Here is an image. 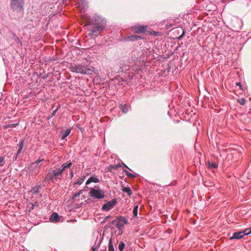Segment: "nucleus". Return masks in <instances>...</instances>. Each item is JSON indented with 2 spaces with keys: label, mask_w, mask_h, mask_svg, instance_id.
<instances>
[{
  "label": "nucleus",
  "mask_w": 251,
  "mask_h": 251,
  "mask_svg": "<svg viewBox=\"0 0 251 251\" xmlns=\"http://www.w3.org/2000/svg\"><path fill=\"white\" fill-rule=\"evenodd\" d=\"M25 0H10L11 10L16 13H20L24 10Z\"/></svg>",
  "instance_id": "obj_3"
},
{
  "label": "nucleus",
  "mask_w": 251,
  "mask_h": 251,
  "mask_svg": "<svg viewBox=\"0 0 251 251\" xmlns=\"http://www.w3.org/2000/svg\"><path fill=\"white\" fill-rule=\"evenodd\" d=\"M122 191L126 193L129 196H130L132 194V190L129 187H123Z\"/></svg>",
  "instance_id": "obj_19"
},
{
  "label": "nucleus",
  "mask_w": 251,
  "mask_h": 251,
  "mask_svg": "<svg viewBox=\"0 0 251 251\" xmlns=\"http://www.w3.org/2000/svg\"><path fill=\"white\" fill-rule=\"evenodd\" d=\"M116 227L118 228L119 230H121L123 229L124 227V225L123 223H121V221H118Z\"/></svg>",
  "instance_id": "obj_28"
},
{
  "label": "nucleus",
  "mask_w": 251,
  "mask_h": 251,
  "mask_svg": "<svg viewBox=\"0 0 251 251\" xmlns=\"http://www.w3.org/2000/svg\"><path fill=\"white\" fill-rule=\"evenodd\" d=\"M138 206L136 205L134 206L133 210V213L134 217H136L138 214Z\"/></svg>",
  "instance_id": "obj_34"
},
{
  "label": "nucleus",
  "mask_w": 251,
  "mask_h": 251,
  "mask_svg": "<svg viewBox=\"0 0 251 251\" xmlns=\"http://www.w3.org/2000/svg\"><path fill=\"white\" fill-rule=\"evenodd\" d=\"M91 251H94V246L91 247Z\"/></svg>",
  "instance_id": "obj_49"
},
{
  "label": "nucleus",
  "mask_w": 251,
  "mask_h": 251,
  "mask_svg": "<svg viewBox=\"0 0 251 251\" xmlns=\"http://www.w3.org/2000/svg\"><path fill=\"white\" fill-rule=\"evenodd\" d=\"M118 221H119V220H118V219H117L113 220L112 221V222H111V224H112V225H115V226H117V223H118Z\"/></svg>",
  "instance_id": "obj_38"
},
{
  "label": "nucleus",
  "mask_w": 251,
  "mask_h": 251,
  "mask_svg": "<svg viewBox=\"0 0 251 251\" xmlns=\"http://www.w3.org/2000/svg\"><path fill=\"white\" fill-rule=\"evenodd\" d=\"M125 246L126 245L123 241L120 242L118 246L120 251H123L125 248Z\"/></svg>",
  "instance_id": "obj_27"
},
{
  "label": "nucleus",
  "mask_w": 251,
  "mask_h": 251,
  "mask_svg": "<svg viewBox=\"0 0 251 251\" xmlns=\"http://www.w3.org/2000/svg\"><path fill=\"white\" fill-rule=\"evenodd\" d=\"M82 1V3H84L85 0H80Z\"/></svg>",
  "instance_id": "obj_50"
},
{
  "label": "nucleus",
  "mask_w": 251,
  "mask_h": 251,
  "mask_svg": "<svg viewBox=\"0 0 251 251\" xmlns=\"http://www.w3.org/2000/svg\"><path fill=\"white\" fill-rule=\"evenodd\" d=\"M148 26L142 25L139 24H136L131 27V30L136 33H145L147 31Z\"/></svg>",
  "instance_id": "obj_5"
},
{
  "label": "nucleus",
  "mask_w": 251,
  "mask_h": 251,
  "mask_svg": "<svg viewBox=\"0 0 251 251\" xmlns=\"http://www.w3.org/2000/svg\"><path fill=\"white\" fill-rule=\"evenodd\" d=\"M70 70L71 72L77 74H87V69L82 65L78 64H71L70 67Z\"/></svg>",
  "instance_id": "obj_4"
},
{
  "label": "nucleus",
  "mask_w": 251,
  "mask_h": 251,
  "mask_svg": "<svg viewBox=\"0 0 251 251\" xmlns=\"http://www.w3.org/2000/svg\"><path fill=\"white\" fill-rule=\"evenodd\" d=\"M94 33V29H92L91 32L89 33V35L90 36V37H93V33Z\"/></svg>",
  "instance_id": "obj_41"
},
{
  "label": "nucleus",
  "mask_w": 251,
  "mask_h": 251,
  "mask_svg": "<svg viewBox=\"0 0 251 251\" xmlns=\"http://www.w3.org/2000/svg\"><path fill=\"white\" fill-rule=\"evenodd\" d=\"M84 198L91 197L94 199V188H91L90 191L88 193V194L86 195L84 194L83 195Z\"/></svg>",
  "instance_id": "obj_18"
},
{
  "label": "nucleus",
  "mask_w": 251,
  "mask_h": 251,
  "mask_svg": "<svg viewBox=\"0 0 251 251\" xmlns=\"http://www.w3.org/2000/svg\"><path fill=\"white\" fill-rule=\"evenodd\" d=\"M185 34V30H183L182 34L179 37H177V39L179 40H180L183 37Z\"/></svg>",
  "instance_id": "obj_35"
},
{
  "label": "nucleus",
  "mask_w": 251,
  "mask_h": 251,
  "mask_svg": "<svg viewBox=\"0 0 251 251\" xmlns=\"http://www.w3.org/2000/svg\"><path fill=\"white\" fill-rule=\"evenodd\" d=\"M122 166H124L125 168L129 169L130 171H132V170L129 169L126 164H125L123 162H122V164L121 165Z\"/></svg>",
  "instance_id": "obj_40"
},
{
  "label": "nucleus",
  "mask_w": 251,
  "mask_h": 251,
  "mask_svg": "<svg viewBox=\"0 0 251 251\" xmlns=\"http://www.w3.org/2000/svg\"><path fill=\"white\" fill-rule=\"evenodd\" d=\"M117 199H113L111 201L104 204L102 206L101 209L104 211H108L113 208L114 206L117 204Z\"/></svg>",
  "instance_id": "obj_6"
},
{
  "label": "nucleus",
  "mask_w": 251,
  "mask_h": 251,
  "mask_svg": "<svg viewBox=\"0 0 251 251\" xmlns=\"http://www.w3.org/2000/svg\"><path fill=\"white\" fill-rule=\"evenodd\" d=\"M44 160V159H41L40 158H39L37 161H35L34 162H33L31 164V166L33 168H36L40 162L43 161Z\"/></svg>",
  "instance_id": "obj_22"
},
{
  "label": "nucleus",
  "mask_w": 251,
  "mask_h": 251,
  "mask_svg": "<svg viewBox=\"0 0 251 251\" xmlns=\"http://www.w3.org/2000/svg\"><path fill=\"white\" fill-rule=\"evenodd\" d=\"M119 107L124 113H126L128 111V107L126 104H119Z\"/></svg>",
  "instance_id": "obj_15"
},
{
  "label": "nucleus",
  "mask_w": 251,
  "mask_h": 251,
  "mask_svg": "<svg viewBox=\"0 0 251 251\" xmlns=\"http://www.w3.org/2000/svg\"><path fill=\"white\" fill-rule=\"evenodd\" d=\"M98 74H99V72H95V80L97 78V81L98 83H100L104 79L106 78V76L104 74H103V75L101 74V75Z\"/></svg>",
  "instance_id": "obj_12"
},
{
  "label": "nucleus",
  "mask_w": 251,
  "mask_h": 251,
  "mask_svg": "<svg viewBox=\"0 0 251 251\" xmlns=\"http://www.w3.org/2000/svg\"><path fill=\"white\" fill-rule=\"evenodd\" d=\"M237 101L241 105H244L246 103V100L244 98H240V99H238Z\"/></svg>",
  "instance_id": "obj_31"
},
{
  "label": "nucleus",
  "mask_w": 251,
  "mask_h": 251,
  "mask_svg": "<svg viewBox=\"0 0 251 251\" xmlns=\"http://www.w3.org/2000/svg\"><path fill=\"white\" fill-rule=\"evenodd\" d=\"M72 163L71 162L67 163L65 164H63L61 167L59 168L61 173L63 174L64 171H65L67 169L70 168L72 166Z\"/></svg>",
  "instance_id": "obj_14"
},
{
  "label": "nucleus",
  "mask_w": 251,
  "mask_h": 251,
  "mask_svg": "<svg viewBox=\"0 0 251 251\" xmlns=\"http://www.w3.org/2000/svg\"><path fill=\"white\" fill-rule=\"evenodd\" d=\"M143 39L141 36L137 35H131L127 36L126 37H125L124 38L125 41H137L140 39Z\"/></svg>",
  "instance_id": "obj_7"
},
{
  "label": "nucleus",
  "mask_w": 251,
  "mask_h": 251,
  "mask_svg": "<svg viewBox=\"0 0 251 251\" xmlns=\"http://www.w3.org/2000/svg\"><path fill=\"white\" fill-rule=\"evenodd\" d=\"M110 216H106L103 218V220L100 221L101 224H103L105 222V221L110 217Z\"/></svg>",
  "instance_id": "obj_37"
},
{
  "label": "nucleus",
  "mask_w": 251,
  "mask_h": 251,
  "mask_svg": "<svg viewBox=\"0 0 251 251\" xmlns=\"http://www.w3.org/2000/svg\"><path fill=\"white\" fill-rule=\"evenodd\" d=\"M5 163V157L0 156V167H3Z\"/></svg>",
  "instance_id": "obj_30"
},
{
  "label": "nucleus",
  "mask_w": 251,
  "mask_h": 251,
  "mask_svg": "<svg viewBox=\"0 0 251 251\" xmlns=\"http://www.w3.org/2000/svg\"><path fill=\"white\" fill-rule=\"evenodd\" d=\"M30 204L31 205V207L30 208V210L33 209L35 206V205L32 203H30Z\"/></svg>",
  "instance_id": "obj_44"
},
{
  "label": "nucleus",
  "mask_w": 251,
  "mask_h": 251,
  "mask_svg": "<svg viewBox=\"0 0 251 251\" xmlns=\"http://www.w3.org/2000/svg\"><path fill=\"white\" fill-rule=\"evenodd\" d=\"M74 176V174H73V172L72 171H71V178H72Z\"/></svg>",
  "instance_id": "obj_46"
},
{
  "label": "nucleus",
  "mask_w": 251,
  "mask_h": 251,
  "mask_svg": "<svg viewBox=\"0 0 251 251\" xmlns=\"http://www.w3.org/2000/svg\"><path fill=\"white\" fill-rule=\"evenodd\" d=\"M71 131V128H67L66 130L64 131L62 133V136L61 137V139H65L67 136L69 135Z\"/></svg>",
  "instance_id": "obj_17"
},
{
  "label": "nucleus",
  "mask_w": 251,
  "mask_h": 251,
  "mask_svg": "<svg viewBox=\"0 0 251 251\" xmlns=\"http://www.w3.org/2000/svg\"><path fill=\"white\" fill-rule=\"evenodd\" d=\"M249 229V231H248V233H251V226L250 228H248Z\"/></svg>",
  "instance_id": "obj_48"
},
{
  "label": "nucleus",
  "mask_w": 251,
  "mask_h": 251,
  "mask_svg": "<svg viewBox=\"0 0 251 251\" xmlns=\"http://www.w3.org/2000/svg\"><path fill=\"white\" fill-rule=\"evenodd\" d=\"M95 188H97V185H95ZM98 188H99V187H98Z\"/></svg>",
  "instance_id": "obj_51"
},
{
  "label": "nucleus",
  "mask_w": 251,
  "mask_h": 251,
  "mask_svg": "<svg viewBox=\"0 0 251 251\" xmlns=\"http://www.w3.org/2000/svg\"><path fill=\"white\" fill-rule=\"evenodd\" d=\"M17 157H18V156H17V155H16V156H15V157L13 158V161H16V160H17Z\"/></svg>",
  "instance_id": "obj_45"
},
{
  "label": "nucleus",
  "mask_w": 251,
  "mask_h": 251,
  "mask_svg": "<svg viewBox=\"0 0 251 251\" xmlns=\"http://www.w3.org/2000/svg\"><path fill=\"white\" fill-rule=\"evenodd\" d=\"M207 165L208 166V168L210 169H216L218 167V164L216 163H210L209 161L208 162Z\"/></svg>",
  "instance_id": "obj_25"
},
{
  "label": "nucleus",
  "mask_w": 251,
  "mask_h": 251,
  "mask_svg": "<svg viewBox=\"0 0 251 251\" xmlns=\"http://www.w3.org/2000/svg\"><path fill=\"white\" fill-rule=\"evenodd\" d=\"M14 40L15 42L17 44H20L21 46H22V43L20 41L19 38L15 35V34H14Z\"/></svg>",
  "instance_id": "obj_32"
},
{
  "label": "nucleus",
  "mask_w": 251,
  "mask_h": 251,
  "mask_svg": "<svg viewBox=\"0 0 251 251\" xmlns=\"http://www.w3.org/2000/svg\"><path fill=\"white\" fill-rule=\"evenodd\" d=\"M108 251H114L112 238H110L108 242Z\"/></svg>",
  "instance_id": "obj_21"
},
{
  "label": "nucleus",
  "mask_w": 251,
  "mask_h": 251,
  "mask_svg": "<svg viewBox=\"0 0 251 251\" xmlns=\"http://www.w3.org/2000/svg\"><path fill=\"white\" fill-rule=\"evenodd\" d=\"M105 197L104 192L100 189H95V199H101Z\"/></svg>",
  "instance_id": "obj_8"
},
{
  "label": "nucleus",
  "mask_w": 251,
  "mask_h": 251,
  "mask_svg": "<svg viewBox=\"0 0 251 251\" xmlns=\"http://www.w3.org/2000/svg\"><path fill=\"white\" fill-rule=\"evenodd\" d=\"M18 125V124H10L8 126V127H15L16 126Z\"/></svg>",
  "instance_id": "obj_42"
},
{
  "label": "nucleus",
  "mask_w": 251,
  "mask_h": 251,
  "mask_svg": "<svg viewBox=\"0 0 251 251\" xmlns=\"http://www.w3.org/2000/svg\"><path fill=\"white\" fill-rule=\"evenodd\" d=\"M100 217H99V218H98V220H100Z\"/></svg>",
  "instance_id": "obj_52"
},
{
  "label": "nucleus",
  "mask_w": 251,
  "mask_h": 251,
  "mask_svg": "<svg viewBox=\"0 0 251 251\" xmlns=\"http://www.w3.org/2000/svg\"><path fill=\"white\" fill-rule=\"evenodd\" d=\"M60 106L59 105V107H58L56 109H55V110H54L52 111V113H51V115L49 116L47 118V120H50V119H51L53 116H54L55 115V114H56V112H57V110H58V109H59V108L60 107Z\"/></svg>",
  "instance_id": "obj_29"
},
{
  "label": "nucleus",
  "mask_w": 251,
  "mask_h": 251,
  "mask_svg": "<svg viewBox=\"0 0 251 251\" xmlns=\"http://www.w3.org/2000/svg\"><path fill=\"white\" fill-rule=\"evenodd\" d=\"M123 171H124V172H125L126 175L128 177H129V178H135V177H136V176H135L134 175H133V174H131V173H129V172L128 171H127V170H125V169H123Z\"/></svg>",
  "instance_id": "obj_26"
},
{
  "label": "nucleus",
  "mask_w": 251,
  "mask_h": 251,
  "mask_svg": "<svg viewBox=\"0 0 251 251\" xmlns=\"http://www.w3.org/2000/svg\"><path fill=\"white\" fill-rule=\"evenodd\" d=\"M24 144V140L23 139V140H20V141L19 142V143L18 144V146L19 147V150L17 153V156H18L21 153V152L23 149Z\"/></svg>",
  "instance_id": "obj_16"
},
{
  "label": "nucleus",
  "mask_w": 251,
  "mask_h": 251,
  "mask_svg": "<svg viewBox=\"0 0 251 251\" xmlns=\"http://www.w3.org/2000/svg\"><path fill=\"white\" fill-rule=\"evenodd\" d=\"M236 86H239V88H240V89H242V86L241 83H240V82H237V83H236Z\"/></svg>",
  "instance_id": "obj_43"
},
{
  "label": "nucleus",
  "mask_w": 251,
  "mask_h": 251,
  "mask_svg": "<svg viewBox=\"0 0 251 251\" xmlns=\"http://www.w3.org/2000/svg\"><path fill=\"white\" fill-rule=\"evenodd\" d=\"M41 188V185H36L32 188L33 194H35L39 192V189Z\"/></svg>",
  "instance_id": "obj_20"
},
{
  "label": "nucleus",
  "mask_w": 251,
  "mask_h": 251,
  "mask_svg": "<svg viewBox=\"0 0 251 251\" xmlns=\"http://www.w3.org/2000/svg\"><path fill=\"white\" fill-rule=\"evenodd\" d=\"M106 25V20L95 14V37L102 32Z\"/></svg>",
  "instance_id": "obj_1"
},
{
  "label": "nucleus",
  "mask_w": 251,
  "mask_h": 251,
  "mask_svg": "<svg viewBox=\"0 0 251 251\" xmlns=\"http://www.w3.org/2000/svg\"><path fill=\"white\" fill-rule=\"evenodd\" d=\"M60 220V218L59 216V215L56 213L54 212L53 213L50 218V221L51 222H58Z\"/></svg>",
  "instance_id": "obj_11"
},
{
  "label": "nucleus",
  "mask_w": 251,
  "mask_h": 251,
  "mask_svg": "<svg viewBox=\"0 0 251 251\" xmlns=\"http://www.w3.org/2000/svg\"><path fill=\"white\" fill-rule=\"evenodd\" d=\"M248 231H249V228H247L245 230H244L243 231H242L243 233H244V236L245 235H248L250 234V233H248Z\"/></svg>",
  "instance_id": "obj_36"
},
{
  "label": "nucleus",
  "mask_w": 251,
  "mask_h": 251,
  "mask_svg": "<svg viewBox=\"0 0 251 251\" xmlns=\"http://www.w3.org/2000/svg\"><path fill=\"white\" fill-rule=\"evenodd\" d=\"M99 181V178L95 177V183L98 182Z\"/></svg>",
  "instance_id": "obj_47"
},
{
  "label": "nucleus",
  "mask_w": 251,
  "mask_h": 251,
  "mask_svg": "<svg viewBox=\"0 0 251 251\" xmlns=\"http://www.w3.org/2000/svg\"><path fill=\"white\" fill-rule=\"evenodd\" d=\"M84 179H85V177H81L80 178H79L77 181H76V182H75L74 183V185L75 186H76V185H80V184H81L82 183V182L84 181Z\"/></svg>",
  "instance_id": "obj_24"
},
{
  "label": "nucleus",
  "mask_w": 251,
  "mask_h": 251,
  "mask_svg": "<svg viewBox=\"0 0 251 251\" xmlns=\"http://www.w3.org/2000/svg\"><path fill=\"white\" fill-rule=\"evenodd\" d=\"M62 176V173L59 168L55 170L50 169L47 174L45 180L49 182H54L59 178V176Z\"/></svg>",
  "instance_id": "obj_2"
},
{
  "label": "nucleus",
  "mask_w": 251,
  "mask_h": 251,
  "mask_svg": "<svg viewBox=\"0 0 251 251\" xmlns=\"http://www.w3.org/2000/svg\"><path fill=\"white\" fill-rule=\"evenodd\" d=\"M244 236V233L242 231L234 232L232 236L230 238V240L232 239H240Z\"/></svg>",
  "instance_id": "obj_9"
},
{
  "label": "nucleus",
  "mask_w": 251,
  "mask_h": 251,
  "mask_svg": "<svg viewBox=\"0 0 251 251\" xmlns=\"http://www.w3.org/2000/svg\"><path fill=\"white\" fill-rule=\"evenodd\" d=\"M118 80L119 81V83H121V82H126V81L123 78V77H119L118 78Z\"/></svg>",
  "instance_id": "obj_39"
},
{
  "label": "nucleus",
  "mask_w": 251,
  "mask_h": 251,
  "mask_svg": "<svg viewBox=\"0 0 251 251\" xmlns=\"http://www.w3.org/2000/svg\"><path fill=\"white\" fill-rule=\"evenodd\" d=\"M119 221H121L124 225H126L128 223V221L125 217H120L118 218Z\"/></svg>",
  "instance_id": "obj_23"
},
{
  "label": "nucleus",
  "mask_w": 251,
  "mask_h": 251,
  "mask_svg": "<svg viewBox=\"0 0 251 251\" xmlns=\"http://www.w3.org/2000/svg\"><path fill=\"white\" fill-rule=\"evenodd\" d=\"M89 189V187L88 186H86L84 189L81 190L79 191L78 192H77V193H75V194H74V195H73V197L72 198V200H75L76 198L79 197L81 194H83L85 192L88 191Z\"/></svg>",
  "instance_id": "obj_10"
},
{
  "label": "nucleus",
  "mask_w": 251,
  "mask_h": 251,
  "mask_svg": "<svg viewBox=\"0 0 251 251\" xmlns=\"http://www.w3.org/2000/svg\"><path fill=\"white\" fill-rule=\"evenodd\" d=\"M122 167V166L120 165V164H118L117 165H110L107 167V171L113 172V170H117L119 167Z\"/></svg>",
  "instance_id": "obj_13"
},
{
  "label": "nucleus",
  "mask_w": 251,
  "mask_h": 251,
  "mask_svg": "<svg viewBox=\"0 0 251 251\" xmlns=\"http://www.w3.org/2000/svg\"><path fill=\"white\" fill-rule=\"evenodd\" d=\"M91 182H94V176H91L86 181V185H88Z\"/></svg>",
  "instance_id": "obj_33"
}]
</instances>
